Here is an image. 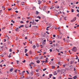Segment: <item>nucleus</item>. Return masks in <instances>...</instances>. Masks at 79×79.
Here are the masks:
<instances>
[{
  "instance_id": "f257e3e1",
  "label": "nucleus",
  "mask_w": 79,
  "mask_h": 79,
  "mask_svg": "<svg viewBox=\"0 0 79 79\" xmlns=\"http://www.w3.org/2000/svg\"><path fill=\"white\" fill-rule=\"evenodd\" d=\"M72 50L73 52H76L77 51V49H76V47H74L72 49Z\"/></svg>"
},
{
  "instance_id": "f03ea898",
  "label": "nucleus",
  "mask_w": 79,
  "mask_h": 79,
  "mask_svg": "<svg viewBox=\"0 0 79 79\" xmlns=\"http://www.w3.org/2000/svg\"><path fill=\"white\" fill-rule=\"evenodd\" d=\"M76 17H75L71 21V22L73 23V22H74L76 20Z\"/></svg>"
},
{
  "instance_id": "7ed1b4c3",
  "label": "nucleus",
  "mask_w": 79,
  "mask_h": 79,
  "mask_svg": "<svg viewBox=\"0 0 79 79\" xmlns=\"http://www.w3.org/2000/svg\"><path fill=\"white\" fill-rule=\"evenodd\" d=\"M53 75L55 76L56 75H57V74H58L56 71H54L53 73Z\"/></svg>"
},
{
  "instance_id": "20e7f679",
  "label": "nucleus",
  "mask_w": 79,
  "mask_h": 79,
  "mask_svg": "<svg viewBox=\"0 0 79 79\" xmlns=\"http://www.w3.org/2000/svg\"><path fill=\"white\" fill-rule=\"evenodd\" d=\"M32 24H33V25H36V24H37V23L35 22H32Z\"/></svg>"
},
{
  "instance_id": "39448f33",
  "label": "nucleus",
  "mask_w": 79,
  "mask_h": 79,
  "mask_svg": "<svg viewBox=\"0 0 79 79\" xmlns=\"http://www.w3.org/2000/svg\"><path fill=\"white\" fill-rule=\"evenodd\" d=\"M56 47L58 48L59 47V44L58 43H56Z\"/></svg>"
},
{
  "instance_id": "423d86ee",
  "label": "nucleus",
  "mask_w": 79,
  "mask_h": 79,
  "mask_svg": "<svg viewBox=\"0 0 79 79\" xmlns=\"http://www.w3.org/2000/svg\"><path fill=\"white\" fill-rule=\"evenodd\" d=\"M25 28H29V26H28L27 25H25Z\"/></svg>"
},
{
  "instance_id": "0eeeda50",
  "label": "nucleus",
  "mask_w": 79,
  "mask_h": 79,
  "mask_svg": "<svg viewBox=\"0 0 79 79\" xmlns=\"http://www.w3.org/2000/svg\"><path fill=\"white\" fill-rule=\"evenodd\" d=\"M13 71V68L10 69V72H12Z\"/></svg>"
},
{
  "instance_id": "6e6552de",
  "label": "nucleus",
  "mask_w": 79,
  "mask_h": 79,
  "mask_svg": "<svg viewBox=\"0 0 79 79\" xmlns=\"http://www.w3.org/2000/svg\"><path fill=\"white\" fill-rule=\"evenodd\" d=\"M36 15H39V12H38V11H36Z\"/></svg>"
},
{
  "instance_id": "1a4fd4ad",
  "label": "nucleus",
  "mask_w": 79,
  "mask_h": 79,
  "mask_svg": "<svg viewBox=\"0 0 79 79\" xmlns=\"http://www.w3.org/2000/svg\"><path fill=\"white\" fill-rule=\"evenodd\" d=\"M29 54L30 55H31L32 53V51H29Z\"/></svg>"
},
{
  "instance_id": "9d476101",
  "label": "nucleus",
  "mask_w": 79,
  "mask_h": 79,
  "mask_svg": "<svg viewBox=\"0 0 79 79\" xmlns=\"http://www.w3.org/2000/svg\"><path fill=\"white\" fill-rule=\"evenodd\" d=\"M27 49H25V53H27Z\"/></svg>"
},
{
  "instance_id": "9b49d317",
  "label": "nucleus",
  "mask_w": 79,
  "mask_h": 79,
  "mask_svg": "<svg viewBox=\"0 0 79 79\" xmlns=\"http://www.w3.org/2000/svg\"><path fill=\"white\" fill-rule=\"evenodd\" d=\"M41 1L39 0L38 1V4H40L41 3Z\"/></svg>"
},
{
  "instance_id": "f8f14e48",
  "label": "nucleus",
  "mask_w": 79,
  "mask_h": 79,
  "mask_svg": "<svg viewBox=\"0 0 79 79\" xmlns=\"http://www.w3.org/2000/svg\"><path fill=\"white\" fill-rule=\"evenodd\" d=\"M36 47L35 46V45H34L33 46L32 48H33L35 49V48Z\"/></svg>"
},
{
  "instance_id": "ddd939ff",
  "label": "nucleus",
  "mask_w": 79,
  "mask_h": 79,
  "mask_svg": "<svg viewBox=\"0 0 79 79\" xmlns=\"http://www.w3.org/2000/svg\"><path fill=\"white\" fill-rule=\"evenodd\" d=\"M73 78L74 79H76L77 78V76H75L74 77H73Z\"/></svg>"
},
{
  "instance_id": "4468645a",
  "label": "nucleus",
  "mask_w": 79,
  "mask_h": 79,
  "mask_svg": "<svg viewBox=\"0 0 79 79\" xmlns=\"http://www.w3.org/2000/svg\"><path fill=\"white\" fill-rule=\"evenodd\" d=\"M55 8L54 6H51L50 8V10H52V9H53Z\"/></svg>"
},
{
  "instance_id": "2eb2a0df",
  "label": "nucleus",
  "mask_w": 79,
  "mask_h": 79,
  "mask_svg": "<svg viewBox=\"0 0 79 79\" xmlns=\"http://www.w3.org/2000/svg\"><path fill=\"white\" fill-rule=\"evenodd\" d=\"M36 63H40V61L39 60H37L36 61Z\"/></svg>"
},
{
  "instance_id": "dca6fc26",
  "label": "nucleus",
  "mask_w": 79,
  "mask_h": 79,
  "mask_svg": "<svg viewBox=\"0 0 79 79\" xmlns=\"http://www.w3.org/2000/svg\"><path fill=\"white\" fill-rule=\"evenodd\" d=\"M29 65H30V67L31 69H32V65H31V64H29Z\"/></svg>"
},
{
  "instance_id": "f3484780",
  "label": "nucleus",
  "mask_w": 79,
  "mask_h": 79,
  "mask_svg": "<svg viewBox=\"0 0 79 79\" xmlns=\"http://www.w3.org/2000/svg\"><path fill=\"white\" fill-rule=\"evenodd\" d=\"M2 8L3 9V10H5V7H4V6L2 7Z\"/></svg>"
},
{
  "instance_id": "a211bd4d",
  "label": "nucleus",
  "mask_w": 79,
  "mask_h": 79,
  "mask_svg": "<svg viewBox=\"0 0 79 79\" xmlns=\"http://www.w3.org/2000/svg\"><path fill=\"white\" fill-rule=\"evenodd\" d=\"M52 69H55V66H52Z\"/></svg>"
},
{
  "instance_id": "6ab92c4d",
  "label": "nucleus",
  "mask_w": 79,
  "mask_h": 79,
  "mask_svg": "<svg viewBox=\"0 0 79 79\" xmlns=\"http://www.w3.org/2000/svg\"><path fill=\"white\" fill-rule=\"evenodd\" d=\"M30 74H31V76H32V74H33V72H31L30 73Z\"/></svg>"
},
{
  "instance_id": "aec40b11",
  "label": "nucleus",
  "mask_w": 79,
  "mask_h": 79,
  "mask_svg": "<svg viewBox=\"0 0 79 79\" xmlns=\"http://www.w3.org/2000/svg\"><path fill=\"white\" fill-rule=\"evenodd\" d=\"M49 42H51L50 43V44H53V42H52V41H50Z\"/></svg>"
},
{
  "instance_id": "412c9836",
  "label": "nucleus",
  "mask_w": 79,
  "mask_h": 79,
  "mask_svg": "<svg viewBox=\"0 0 79 79\" xmlns=\"http://www.w3.org/2000/svg\"><path fill=\"white\" fill-rule=\"evenodd\" d=\"M71 12L72 13H73V12H74V9H72L71 10Z\"/></svg>"
},
{
  "instance_id": "4be33fe9",
  "label": "nucleus",
  "mask_w": 79,
  "mask_h": 79,
  "mask_svg": "<svg viewBox=\"0 0 79 79\" xmlns=\"http://www.w3.org/2000/svg\"><path fill=\"white\" fill-rule=\"evenodd\" d=\"M37 18H39V19H40L41 18V17H40V16H38L37 17Z\"/></svg>"
},
{
  "instance_id": "5701e85b",
  "label": "nucleus",
  "mask_w": 79,
  "mask_h": 79,
  "mask_svg": "<svg viewBox=\"0 0 79 79\" xmlns=\"http://www.w3.org/2000/svg\"><path fill=\"white\" fill-rule=\"evenodd\" d=\"M26 72L27 73V74H29V72H28V71H26Z\"/></svg>"
},
{
  "instance_id": "b1692460",
  "label": "nucleus",
  "mask_w": 79,
  "mask_h": 79,
  "mask_svg": "<svg viewBox=\"0 0 79 79\" xmlns=\"http://www.w3.org/2000/svg\"><path fill=\"white\" fill-rule=\"evenodd\" d=\"M16 31H18V28H17L15 29Z\"/></svg>"
},
{
  "instance_id": "393cba45",
  "label": "nucleus",
  "mask_w": 79,
  "mask_h": 79,
  "mask_svg": "<svg viewBox=\"0 0 79 79\" xmlns=\"http://www.w3.org/2000/svg\"><path fill=\"white\" fill-rule=\"evenodd\" d=\"M57 72V73H59V72H60V70L59 69H58Z\"/></svg>"
},
{
  "instance_id": "a878e982",
  "label": "nucleus",
  "mask_w": 79,
  "mask_h": 79,
  "mask_svg": "<svg viewBox=\"0 0 79 79\" xmlns=\"http://www.w3.org/2000/svg\"><path fill=\"white\" fill-rule=\"evenodd\" d=\"M35 60H39V57H37L35 58Z\"/></svg>"
},
{
  "instance_id": "bb28decb",
  "label": "nucleus",
  "mask_w": 79,
  "mask_h": 79,
  "mask_svg": "<svg viewBox=\"0 0 79 79\" xmlns=\"http://www.w3.org/2000/svg\"><path fill=\"white\" fill-rule=\"evenodd\" d=\"M21 74L22 76H23L24 75V73L23 72L21 73Z\"/></svg>"
},
{
  "instance_id": "cd10ccee",
  "label": "nucleus",
  "mask_w": 79,
  "mask_h": 79,
  "mask_svg": "<svg viewBox=\"0 0 79 79\" xmlns=\"http://www.w3.org/2000/svg\"><path fill=\"white\" fill-rule=\"evenodd\" d=\"M16 62H17V64H19V61L17 60Z\"/></svg>"
},
{
  "instance_id": "c85d7f7f",
  "label": "nucleus",
  "mask_w": 79,
  "mask_h": 79,
  "mask_svg": "<svg viewBox=\"0 0 79 79\" xmlns=\"http://www.w3.org/2000/svg\"><path fill=\"white\" fill-rule=\"evenodd\" d=\"M76 56V60H77L78 59V57H77V56Z\"/></svg>"
},
{
  "instance_id": "c756f323",
  "label": "nucleus",
  "mask_w": 79,
  "mask_h": 79,
  "mask_svg": "<svg viewBox=\"0 0 79 79\" xmlns=\"http://www.w3.org/2000/svg\"><path fill=\"white\" fill-rule=\"evenodd\" d=\"M39 19L35 20V21H36V22H39Z\"/></svg>"
},
{
  "instance_id": "7c9ffc66",
  "label": "nucleus",
  "mask_w": 79,
  "mask_h": 79,
  "mask_svg": "<svg viewBox=\"0 0 79 79\" xmlns=\"http://www.w3.org/2000/svg\"><path fill=\"white\" fill-rule=\"evenodd\" d=\"M36 46L37 47H39V44H36Z\"/></svg>"
},
{
  "instance_id": "2f4dec72",
  "label": "nucleus",
  "mask_w": 79,
  "mask_h": 79,
  "mask_svg": "<svg viewBox=\"0 0 79 79\" xmlns=\"http://www.w3.org/2000/svg\"><path fill=\"white\" fill-rule=\"evenodd\" d=\"M66 17H65L64 18V20H66Z\"/></svg>"
},
{
  "instance_id": "473e14b6",
  "label": "nucleus",
  "mask_w": 79,
  "mask_h": 79,
  "mask_svg": "<svg viewBox=\"0 0 79 79\" xmlns=\"http://www.w3.org/2000/svg\"><path fill=\"white\" fill-rule=\"evenodd\" d=\"M46 69H46V68H45L44 69H43V71H45V70H46Z\"/></svg>"
},
{
  "instance_id": "72a5a7b5",
  "label": "nucleus",
  "mask_w": 79,
  "mask_h": 79,
  "mask_svg": "<svg viewBox=\"0 0 79 79\" xmlns=\"http://www.w3.org/2000/svg\"><path fill=\"white\" fill-rule=\"evenodd\" d=\"M12 9L10 8V9H8V11H10V10H11Z\"/></svg>"
},
{
  "instance_id": "f704fd0d",
  "label": "nucleus",
  "mask_w": 79,
  "mask_h": 79,
  "mask_svg": "<svg viewBox=\"0 0 79 79\" xmlns=\"http://www.w3.org/2000/svg\"><path fill=\"white\" fill-rule=\"evenodd\" d=\"M56 50H57V51L58 52H59L60 51H59V50L57 49V48H56Z\"/></svg>"
},
{
  "instance_id": "c9c22d12",
  "label": "nucleus",
  "mask_w": 79,
  "mask_h": 79,
  "mask_svg": "<svg viewBox=\"0 0 79 79\" xmlns=\"http://www.w3.org/2000/svg\"><path fill=\"white\" fill-rule=\"evenodd\" d=\"M9 51L10 52H12V50H11V49H10L9 50Z\"/></svg>"
},
{
  "instance_id": "e433bc0d",
  "label": "nucleus",
  "mask_w": 79,
  "mask_h": 79,
  "mask_svg": "<svg viewBox=\"0 0 79 79\" xmlns=\"http://www.w3.org/2000/svg\"><path fill=\"white\" fill-rule=\"evenodd\" d=\"M77 13H79V10L78 9L77 10Z\"/></svg>"
},
{
  "instance_id": "4c0bfd02",
  "label": "nucleus",
  "mask_w": 79,
  "mask_h": 79,
  "mask_svg": "<svg viewBox=\"0 0 79 79\" xmlns=\"http://www.w3.org/2000/svg\"><path fill=\"white\" fill-rule=\"evenodd\" d=\"M31 64H34V62H31Z\"/></svg>"
},
{
  "instance_id": "58836bf2",
  "label": "nucleus",
  "mask_w": 79,
  "mask_h": 79,
  "mask_svg": "<svg viewBox=\"0 0 79 79\" xmlns=\"http://www.w3.org/2000/svg\"><path fill=\"white\" fill-rule=\"evenodd\" d=\"M49 51H50V52H52V50L51 49L49 50Z\"/></svg>"
},
{
  "instance_id": "ea45409f",
  "label": "nucleus",
  "mask_w": 79,
  "mask_h": 79,
  "mask_svg": "<svg viewBox=\"0 0 79 79\" xmlns=\"http://www.w3.org/2000/svg\"><path fill=\"white\" fill-rule=\"evenodd\" d=\"M20 27H24V25H21L20 26Z\"/></svg>"
},
{
  "instance_id": "a19ab883",
  "label": "nucleus",
  "mask_w": 79,
  "mask_h": 79,
  "mask_svg": "<svg viewBox=\"0 0 79 79\" xmlns=\"http://www.w3.org/2000/svg\"><path fill=\"white\" fill-rule=\"evenodd\" d=\"M53 37H56V35H53Z\"/></svg>"
},
{
  "instance_id": "79ce46f5",
  "label": "nucleus",
  "mask_w": 79,
  "mask_h": 79,
  "mask_svg": "<svg viewBox=\"0 0 79 79\" xmlns=\"http://www.w3.org/2000/svg\"><path fill=\"white\" fill-rule=\"evenodd\" d=\"M46 8V7L44 6V7L43 10H44H44H45Z\"/></svg>"
},
{
  "instance_id": "37998d69",
  "label": "nucleus",
  "mask_w": 79,
  "mask_h": 79,
  "mask_svg": "<svg viewBox=\"0 0 79 79\" xmlns=\"http://www.w3.org/2000/svg\"><path fill=\"white\" fill-rule=\"evenodd\" d=\"M36 72H39V69H37L36 70Z\"/></svg>"
},
{
  "instance_id": "c03bdc74",
  "label": "nucleus",
  "mask_w": 79,
  "mask_h": 79,
  "mask_svg": "<svg viewBox=\"0 0 79 79\" xmlns=\"http://www.w3.org/2000/svg\"><path fill=\"white\" fill-rule=\"evenodd\" d=\"M15 13H18V11L16 10L15 11Z\"/></svg>"
},
{
  "instance_id": "a18cd8bd",
  "label": "nucleus",
  "mask_w": 79,
  "mask_h": 79,
  "mask_svg": "<svg viewBox=\"0 0 79 79\" xmlns=\"http://www.w3.org/2000/svg\"><path fill=\"white\" fill-rule=\"evenodd\" d=\"M6 41V39H4V42H5Z\"/></svg>"
},
{
  "instance_id": "49530a36",
  "label": "nucleus",
  "mask_w": 79,
  "mask_h": 79,
  "mask_svg": "<svg viewBox=\"0 0 79 79\" xmlns=\"http://www.w3.org/2000/svg\"><path fill=\"white\" fill-rule=\"evenodd\" d=\"M58 64H59V65H60V62L59 61V62H58Z\"/></svg>"
},
{
  "instance_id": "de8ad7c7",
  "label": "nucleus",
  "mask_w": 79,
  "mask_h": 79,
  "mask_svg": "<svg viewBox=\"0 0 79 79\" xmlns=\"http://www.w3.org/2000/svg\"><path fill=\"white\" fill-rule=\"evenodd\" d=\"M22 62L23 63H25V62H26V60H24V61H23Z\"/></svg>"
},
{
  "instance_id": "09e8293b",
  "label": "nucleus",
  "mask_w": 79,
  "mask_h": 79,
  "mask_svg": "<svg viewBox=\"0 0 79 79\" xmlns=\"http://www.w3.org/2000/svg\"><path fill=\"white\" fill-rule=\"evenodd\" d=\"M25 55L27 56H28V55H27V53H26V54H25Z\"/></svg>"
},
{
  "instance_id": "8fccbe9b",
  "label": "nucleus",
  "mask_w": 79,
  "mask_h": 79,
  "mask_svg": "<svg viewBox=\"0 0 79 79\" xmlns=\"http://www.w3.org/2000/svg\"><path fill=\"white\" fill-rule=\"evenodd\" d=\"M20 23H24V22L21 21H20Z\"/></svg>"
},
{
  "instance_id": "3c124183",
  "label": "nucleus",
  "mask_w": 79,
  "mask_h": 79,
  "mask_svg": "<svg viewBox=\"0 0 79 79\" xmlns=\"http://www.w3.org/2000/svg\"><path fill=\"white\" fill-rule=\"evenodd\" d=\"M29 43L30 44H32V41H31H31H29Z\"/></svg>"
},
{
  "instance_id": "603ef678",
  "label": "nucleus",
  "mask_w": 79,
  "mask_h": 79,
  "mask_svg": "<svg viewBox=\"0 0 79 79\" xmlns=\"http://www.w3.org/2000/svg\"><path fill=\"white\" fill-rule=\"evenodd\" d=\"M73 68V67H70V70H71H71H72V69Z\"/></svg>"
},
{
  "instance_id": "864d4df0",
  "label": "nucleus",
  "mask_w": 79,
  "mask_h": 79,
  "mask_svg": "<svg viewBox=\"0 0 79 79\" xmlns=\"http://www.w3.org/2000/svg\"><path fill=\"white\" fill-rule=\"evenodd\" d=\"M48 26H52V25H51V24L50 23L48 24Z\"/></svg>"
},
{
  "instance_id": "5fc2aeb1",
  "label": "nucleus",
  "mask_w": 79,
  "mask_h": 79,
  "mask_svg": "<svg viewBox=\"0 0 79 79\" xmlns=\"http://www.w3.org/2000/svg\"><path fill=\"white\" fill-rule=\"evenodd\" d=\"M45 62L46 63H47V62H48V60H46V61H45Z\"/></svg>"
},
{
  "instance_id": "6e6d98bb",
  "label": "nucleus",
  "mask_w": 79,
  "mask_h": 79,
  "mask_svg": "<svg viewBox=\"0 0 79 79\" xmlns=\"http://www.w3.org/2000/svg\"><path fill=\"white\" fill-rule=\"evenodd\" d=\"M0 66H1V68H2V67H3V66H2V64H1L0 65Z\"/></svg>"
},
{
  "instance_id": "4d7b16f0",
  "label": "nucleus",
  "mask_w": 79,
  "mask_h": 79,
  "mask_svg": "<svg viewBox=\"0 0 79 79\" xmlns=\"http://www.w3.org/2000/svg\"><path fill=\"white\" fill-rule=\"evenodd\" d=\"M53 46H54V47H56V46L55 45V44H53Z\"/></svg>"
},
{
  "instance_id": "13d9d810",
  "label": "nucleus",
  "mask_w": 79,
  "mask_h": 79,
  "mask_svg": "<svg viewBox=\"0 0 79 79\" xmlns=\"http://www.w3.org/2000/svg\"><path fill=\"white\" fill-rule=\"evenodd\" d=\"M8 57H9V58H10V57H11V56H8Z\"/></svg>"
},
{
  "instance_id": "bf43d9fd",
  "label": "nucleus",
  "mask_w": 79,
  "mask_h": 79,
  "mask_svg": "<svg viewBox=\"0 0 79 79\" xmlns=\"http://www.w3.org/2000/svg\"><path fill=\"white\" fill-rule=\"evenodd\" d=\"M53 79H56V77H53Z\"/></svg>"
},
{
  "instance_id": "052dcab7",
  "label": "nucleus",
  "mask_w": 79,
  "mask_h": 79,
  "mask_svg": "<svg viewBox=\"0 0 79 79\" xmlns=\"http://www.w3.org/2000/svg\"><path fill=\"white\" fill-rule=\"evenodd\" d=\"M46 30H47V31H49V30L47 28L46 29Z\"/></svg>"
},
{
  "instance_id": "680f3d73",
  "label": "nucleus",
  "mask_w": 79,
  "mask_h": 79,
  "mask_svg": "<svg viewBox=\"0 0 79 79\" xmlns=\"http://www.w3.org/2000/svg\"><path fill=\"white\" fill-rule=\"evenodd\" d=\"M15 73H17V71L16 69L15 71Z\"/></svg>"
},
{
  "instance_id": "e2e57ef3",
  "label": "nucleus",
  "mask_w": 79,
  "mask_h": 79,
  "mask_svg": "<svg viewBox=\"0 0 79 79\" xmlns=\"http://www.w3.org/2000/svg\"><path fill=\"white\" fill-rule=\"evenodd\" d=\"M17 53H18V52H19V50L17 49Z\"/></svg>"
},
{
  "instance_id": "0e129e2a",
  "label": "nucleus",
  "mask_w": 79,
  "mask_h": 79,
  "mask_svg": "<svg viewBox=\"0 0 79 79\" xmlns=\"http://www.w3.org/2000/svg\"><path fill=\"white\" fill-rule=\"evenodd\" d=\"M60 8V7L59 6H57V9H58V8Z\"/></svg>"
},
{
  "instance_id": "69168bd1",
  "label": "nucleus",
  "mask_w": 79,
  "mask_h": 79,
  "mask_svg": "<svg viewBox=\"0 0 79 79\" xmlns=\"http://www.w3.org/2000/svg\"><path fill=\"white\" fill-rule=\"evenodd\" d=\"M48 14L50 13V11H48Z\"/></svg>"
},
{
  "instance_id": "338daca9",
  "label": "nucleus",
  "mask_w": 79,
  "mask_h": 79,
  "mask_svg": "<svg viewBox=\"0 0 79 79\" xmlns=\"http://www.w3.org/2000/svg\"><path fill=\"white\" fill-rule=\"evenodd\" d=\"M46 33H47L48 34H49V33H48V31H46Z\"/></svg>"
},
{
  "instance_id": "774afa93",
  "label": "nucleus",
  "mask_w": 79,
  "mask_h": 79,
  "mask_svg": "<svg viewBox=\"0 0 79 79\" xmlns=\"http://www.w3.org/2000/svg\"><path fill=\"white\" fill-rule=\"evenodd\" d=\"M68 79H72V78H69Z\"/></svg>"
}]
</instances>
